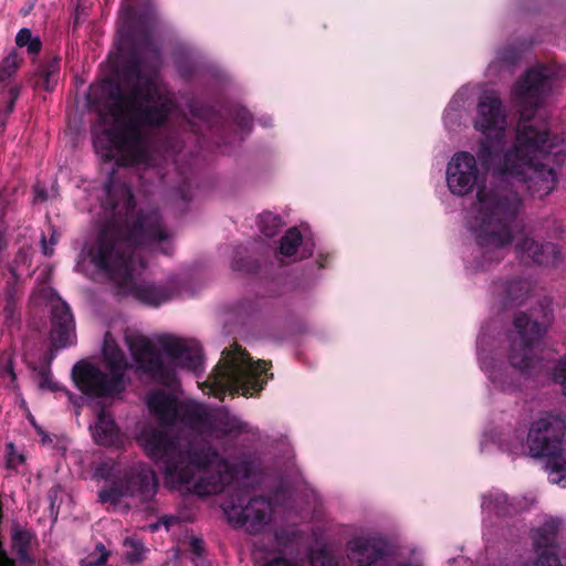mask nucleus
<instances>
[{"instance_id":"nucleus-43","label":"nucleus","mask_w":566,"mask_h":566,"mask_svg":"<svg viewBox=\"0 0 566 566\" xmlns=\"http://www.w3.org/2000/svg\"><path fill=\"white\" fill-rule=\"evenodd\" d=\"M33 191L35 201H44L46 199V193L40 186H34Z\"/></svg>"},{"instance_id":"nucleus-13","label":"nucleus","mask_w":566,"mask_h":566,"mask_svg":"<svg viewBox=\"0 0 566 566\" xmlns=\"http://www.w3.org/2000/svg\"><path fill=\"white\" fill-rule=\"evenodd\" d=\"M446 180L450 192L464 197L479 186L480 172L475 156L469 151H457L446 169Z\"/></svg>"},{"instance_id":"nucleus-5","label":"nucleus","mask_w":566,"mask_h":566,"mask_svg":"<svg viewBox=\"0 0 566 566\" xmlns=\"http://www.w3.org/2000/svg\"><path fill=\"white\" fill-rule=\"evenodd\" d=\"M545 333V327L521 314L514 319L507 336V361L497 360L500 355L495 339L482 332L478 338V359L492 387L503 392L518 390L522 382L539 369L534 348Z\"/></svg>"},{"instance_id":"nucleus-47","label":"nucleus","mask_w":566,"mask_h":566,"mask_svg":"<svg viewBox=\"0 0 566 566\" xmlns=\"http://www.w3.org/2000/svg\"><path fill=\"white\" fill-rule=\"evenodd\" d=\"M4 203H6V202H4L3 198H2V197H0V211L3 209Z\"/></svg>"},{"instance_id":"nucleus-45","label":"nucleus","mask_w":566,"mask_h":566,"mask_svg":"<svg viewBox=\"0 0 566 566\" xmlns=\"http://www.w3.org/2000/svg\"><path fill=\"white\" fill-rule=\"evenodd\" d=\"M30 421L32 422L33 427L36 429L38 433L42 437V441L46 442V440H49L48 434L40 427L36 426V423L34 422V419L32 417L30 418Z\"/></svg>"},{"instance_id":"nucleus-37","label":"nucleus","mask_w":566,"mask_h":566,"mask_svg":"<svg viewBox=\"0 0 566 566\" xmlns=\"http://www.w3.org/2000/svg\"><path fill=\"white\" fill-rule=\"evenodd\" d=\"M24 461V457L17 452L13 443L7 444V464L11 469H15Z\"/></svg>"},{"instance_id":"nucleus-39","label":"nucleus","mask_w":566,"mask_h":566,"mask_svg":"<svg viewBox=\"0 0 566 566\" xmlns=\"http://www.w3.org/2000/svg\"><path fill=\"white\" fill-rule=\"evenodd\" d=\"M514 60V54L511 51L499 52L496 60L492 62L490 69L495 67L496 63H511Z\"/></svg>"},{"instance_id":"nucleus-1","label":"nucleus","mask_w":566,"mask_h":566,"mask_svg":"<svg viewBox=\"0 0 566 566\" xmlns=\"http://www.w3.org/2000/svg\"><path fill=\"white\" fill-rule=\"evenodd\" d=\"M146 403L159 426L145 423L137 442L145 453L163 465L166 483L180 492L208 496L252 474L251 463L231 468L205 438L248 431V424L224 409L209 411L195 401L179 402L175 395L153 390Z\"/></svg>"},{"instance_id":"nucleus-26","label":"nucleus","mask_w":566,"mask_h":566,"mask_svg":"<svg viewBox=\"0 0 566 566\" xmlns=\"http://www.w3.org/2000/svg\"><path fill=\"white\" fill-rule=\"evenodd\" d=\"M22 63V57L15 52H10L0 63V83L10 78Z\"/></svg>"},{"instance_id":"nucleus-15","label":"nucleus","mask_w":566,"mask_h":566,"mask_svg":"<svg viewBox=\"0 0 566 566\" xmlns=\"http://www.w3.org/2000/svg\"><path fill=\"white\" fill-rule=\"evenodd\" d=\"M52 327L51 344L60 349L70 346L75 340L74 319L69 305L60 297L51 300Z\"/></svg>"},{"instance_id":"nucleus-32","label":"nucleus","mask_w":566,"mask_h":566,"mask_svg":"<svg viewBox=\"0 0 566 566\" xmlns=\"http://www.w3.org/2000/svg\"><path fill=\"white\" fill-rule=\"evenodd\" d=\"M552 376L555 382L560 384L563 392L566 395V355L555 364Z\"/></svg>"},{"instance_id":"nucleus-9","label":"nucleus","mask_w":566,"mask_h":566,"mask_svg":"<svg viewBox=\"0 0 566 566\" xmlns=\"http://www.w3.org/2000/svg\"><path fill=\"white\" fill-rule=\"evenodd\" d=\"M266 361H254L244 349L233 345L222 352V357L209 381L210 392L214 396L227 391L252 396L266 384Z\"/></svg>"},{"instance_id":"nucleus-38","label":"nucleus","mask_w":566,"mask_h":566,"mask_svg":"<svg viewBox=\"0 0 566 566\" xmlns=\"http://www.w3.org/2000/svg\"><path fill=\"white\" fill-rule=\"evenodd\" d=\"M10 95H11V98H10V102H9V104L7 106V109L4 112H0V133L4 128L8 114H10L13 111L14 102H15L18 95H19V90L17 87L11 88L10 90Z\"/></svg>"},{"instance_id":"nucleus-4","label":"nucleus","mask_w":566,"mask_h":566,"mask_svg":"<svg viewBox=\"0 0 566 566\" xmlns=\"http://www.w3.org/2000/svg\"><path fill=\"white\" fill-rule=\"evenodd\" d=\"M157 57L147 62L132 57L123 74V84L112 93L111 101L94 128V147L104 160L119 166L148 164L146 128L172 118L207 120L208 111L197 103L188 104V113L176 106L158 73Z\"/></svg>"},{"instance_id":"nucleus-8","label":"nucleus","mask_w":566,"mask_h":566,"mask_svg":"<svg viewBox=\"0 0 566 566\" xmlns=\"http://www.w3.org/2000/svg\"><path fill=\"white\" fill-rule=\"evenodd\" d=\"M95 476L108 481L98 491V501L114 512L127 513L133 507L148 503L157 491L155 473L144 463L124 471L115 464L103 463L96 469Z\"/></svg>"},{"instance_id":"nucleus-46","label":"nucleus","mask_w":566,"mask_h":566,"mask_svg":"<svg viewBox=\"0 0 566 566\" xmlns=\"http://www.w3.org/2000/svg\"><path fill=\"white\" fill-rule=\"evenodd\" d=\"M42 250H43V254L46 256H50L53 253V249L48 247L44 237L42 238Z\"/></svg>"},{"instance_id":"nucleus-17","label":"nucleus","mask_w":566,"mask_h":566,"mask_svg":"<svg viewBox=\"0 0 566 566\" xmlns=\"http://www.w3.org/2000/svg\"><path fill=\"white\" fill-rule=\"evenodd\" d=\"M515 253L521 260H531L541 265H555L560 259V251L553 243H538L528 235L515 242Z\"/></svg>"},{"instance_id":"nucleus-7","label":"nucleus","mask_w":566,"mask_h":566,"mask_svg":"<svg viewBox=\"0 0 566 566\" xmlns=\"http://www.w3.org/2000/svg\"><path fill=\"white\" fill-rule=\"evenodd\" d=\"M125 343L130 352L136 371L144 377L172 386L177 370L198 373L202 365L200 345L191 339L165 335L158 339L163 355L157 353L150 339L135 328L124 331Z\"/></svg>"},{"instance_id":"nucleus-33","label":"nucleus","mask_w":566,"mask_h":566,"mask_svg":"<svg viewBox=\"0 0 566 566\" xmlns=\"http://www.w3.org/2000/svg\"><path fill=\"white\" fill-rule=\"evenodd\" d=\"M469 98L470 87L464 86L454 94L449 105L455 108V112L458 111L460 114H462Z\"/></svg>"},{"instance_id":"nucleus-34","label":"nucleus","mask_w":566,"mask_h":566,"mask_svg":"<svg viewBox=\"0 0 566 566\" xmlns=\"http://www.w3.org/2000/svg\"><path fill=\"white\" fill-rule=\"evenodd\" d=\"M36 384L41 389L56 391L59 390L57 384L52 380L51 373L46 369H42L36 375Z\"/></svg>"},{"instance_id":"nucleus-36","label":"nucleus","mask_w":566,"mask_h":566,"mask_svg":"<svg viewBox=\"0 0 566 566\" xmlns=\"http://www.w3.org/2000/svg\"><path fill=\"white\" fill-rule=\"evenodd\" d=\"M461 118H462V114H460L458 111L455 112V108L448 105V107L444 111V115H443L444 125L449 129L454 128L455 126H458L460 124Z\"/></svg>"},{"instance_id":"nucleus-16","label":"nucleus","mask_w":566,"mask_h":566,"mask_svg":"<svg viewBox=\"0 0 566 566\" xmlns=\"http://www.w3.org/2000/svg\"><path fill=\"white\" fill-rule=\"evenodd\" d=\"M525 427L517 420L511 426L485 433L481 442L485 449L488 441L497 444L499 448L513 457L526 454L527 444L525 443Z\"/></svg>"},{"instance_id":"nucleus-42","label":"nucleus","mask_w":566,"mask_h":566,"mask_svg":"<svg viewBox=\"0 0 566 566\" xmlns=\"http://www.w3.org/2000/svg\"><path fill=\"white\" fill-rule=\"evenodd\" d=\"M178 522H179V520L175 516H164L163 518H160L158 524L151 525V530H156L158 527V525L160 524V525H164L167 531H169V528L175 523H178Z\"/></svg>"},{"instance_id":"nucleus-27","label":"nucleus","mask_w":566,"mask_h":566,"mask_svg":"<svg viewBox=\"0 0 566 566\" xmlns=\"http://www.w3.org/2000/svg\"><path fill=\"white\" fill-rule=\"evenodd\" d=\"M281 227V219L271 212L262 213L259 218L260 231L268 238L274 237Z\"/></svg>"},{"instance_id":"nucleus-35","label":"nucleus","mask_w":566,"mask_h":566,"mask_svg":"<svg viewBox=\"0 0 566 566\" xmlns=\"http://www.w3.org/2000/svg\"><path fill=\"white\" fill-rule=\"evenodd\" d=\"M189 549L193 555V563L196 566L203 564L202 554L205 551L203 543L200 538L191 537L189 541Z\"/></svg>"},{"instance_id":"nucleus-22","label":"nucleus","mask_w":566,"mask_h":566,"mask_svg":"<svg viewBox=\"0 0 566 566\" xmlns=\"http://www.w3.org/2000/svg\"><path fill=\"white\" fill-rule=\"evenodd\" d=\"M531 283L525 280H514L503 286L505 304L517 305L528 295Z\"/></svg>"},{"instance_id":"nucleus-49","label":"nucleus","mask_w":566,"mask_h":566,"mask_svg":"<svg viewBox=\"0 0 566 566\" xmlns=\"http://www.w3.org/2000/svg\"><path fill=\"white\" fill-rule=\"evenodd\" d=\"M51 243L54 244L55 243V239L52 237L51 238Z\"/></svg>"},{"instance_id":"nucleus-2","label":"nucleus","mask_w":566,"mask_h":566,"mask_svg":"<svg viewBox=\"0 0 566 566\" xmlns=\"http://www.w3.org/2000/svg\"><path fill=\"white\" fill-rule=\"evenodd\" d=\"M565 76V67L536 66L515 83L512 98L521 117L514 142L505 151L507 112L495 93L480 96L472 118L474 129L483 136L476 151L481 165L500 180L525 184L538 198L554 189L557 175L566 177V140H552L546 125L532 120L552 92L553 80Z\"/></svg>"},{"instance_id":"nucleus-10","label":"nucleus","mask_w":566,"mask_h":566,"mask_svg":"<svg viewBox=\"0 0 566 566\" xmlns=\"http://www.w3.org/2000/svg\"><path fill=\"white\" fill-rule=\"evenodd\" d=\"M566 420L552 412H545L532 421L526 444L533 458H544L548 480L553 484L566 488Z\"/></svg>"},{"instance_id":"nucleus-30","label":"nucleus","mask_w":566,"mask_h":566,"mask_svg":"<svg viewBox=\"0 0 566 566\" xmlns=\"http://www.w3.org/2000/svg\"><path fill=\"white\" fill-rule=\"evenodd\" d=\"M125 556L129 563H138L144 557V546L140 542L133 538H126L124 542Z\"/></svg>"},{"instance_id":"nucleus-3","label":"nucleus","mask_w":566,"mask_h":566,"mask_svg":"<svg viewBox=\"0 0 566 566\" xmlns=\"http://www.w3.org/2000/svg\"><path fill=\"white\" fill-rule=\"evenodd\" d=\"M106 222L86 255L94 268L107 277L118 293L158 307L182 297L185 286L179 276L155 283L144 276L146 250L170 252L171 233L163 226L157 210L134 212L129 187L112 178L102 205Z\"/></svg>"},{"instance_id":"nucleus-40","label":"nucleus","mask_w":566,"mask_h":566,"mask_svg":"<svg viewBox=\"0 0 566 566\" xmlns=\"http://www.w3.org/2000/svg\"><path fill=\"white\" fill-rule=\"evenodd\" d=\"M264 566H302L296 562H292L283 556L275 557L268 562Z\"/></svg>"},{"instance_id":"nucleus-31","label":"nucleus","mask_w":566,"mask_h":566,"mask_svg":"<svg viewBox=\"0 0 566 566\" xmlns=\"http://www.w3.org/2000/svg\"><path fill=\"white\" fill-rule=\"evenodd\" d=\"M312 566H337L335 557L326 549L313 551L310 556Z\"/></svg>"},{"instance_id":"nucleus-41","label":"nucleus","mask_w":566,"mask_h":566,"mask_svg":"<svg viewBox=\"0 0 566 566\" xmlns=\"http://www.w3.org/2000/svg\"><path fill=\"white\" fill-rule=\"evenodd\" d=\"M235 120L238 122V124L243 128V129H247L250 127L251 125V116L250 114L247 112V111H240L238 113V116L235 118Z\"/></svg>"},{"instance_id":"nucleus-29","label":"nucleus","mask_w":566,"mask_h":566,"mask_svg":"<svg viewBox=\"0 0 566 566\" xmlns=\"http://www.w3.org/2000/svg\"><path fill=\"white\" fill-rule=\"evenodd\" d=\"M108 553L103 544H97L93 552L81 559L82 566H103L107 560Z\"/></svg>"},{"instance_id":"nucleus-6","label":"nucleus","mask_w":566,"mask_h":566,"mask_svg":"<svg viewBox=\"0 0 566 566\" xmlns=\"http://www.w3.org/2000/svg\"><path fill=\"white\" fill-rule=\"evenodd\" d=\"M522 209L516 190L503 187L478 188L476 199L468 214V228L478 245L476 269L499 263L513 241L511 222Z\"/></svg>"},{"instance_id":"nucleus-23","label":"nucleus","mask_w":566,"mask_h":566,"mask_svg":"<svg viewBox=\"0 0 566 566\" xmlns=\"http://www.w3.org/2000/svg\"><path fill=\"white\" fill-rule=\"evenodd\" d=\"M59 73L60 61L57 59H53L40 70L38 85L42 86L46 91L53 90L57 83Z\"/></svg>"},{"instance_id":"nucleus-21","label":"nucleus","mask_w":566,"mask_h":566,"mask_svg":"<svg viewBox=\"0 0 566 566\" xmlns=\"http://www.w3.org/2000/svg\"><path fill=\"white\" fill-rule=\"evenodd\" d=\"M482 510L496 515L516 513L518 507L515 502H510L505 493L496 490L483 495Z\"/></svg>"},{"instance_id":"nucleus-24","label":"nucleus","mask_w":566,"mask_h":566,"mask_svg":"<svg viewBox=\"0 0 566 566\" xmlns=\"http://www.w3.org/2000/svg\"><path fill=\"white\" fill-rule=\"evenodd\" d=\"M33 537L29 531L14 528L12 533V546L17 551L21 562L29 560V548Z\"/></svg>"},{"instance_id":"nucleus-20","label":"nucleus","mask_w":566,"mask_h":566,"mask_svg":"<svg viewBox=\"0 0 566 566\" xmlns=\"http://www.w3.org/2000/svg\"><path fill=\"white\" fill-rule=\"evenodd\" d=\"M6 285L2 292L3 316L6 322H13L18 314L20 283H18L17 269L11 270L10 276H6Z\"/></svg>"},{"instance_id":"nucleus-12","label":"nucleus","mask_w":566,"mask_h":566,"mask_svg":"<svg viewBox=\"0 0 566 566\" xmlns=\"http://www.w3.org/2000/svg\"><path fill=\"white\" fill-rule=\"evenodd\" d=\"M228 521L235 527H244L249 533H259L272 517V505L263 497L247 501L244 495L231 497L223 504Z\"/></svg>"},{"instance_id":"nucleus-14","label":"nucleus","mask_w":566,"mask_h":566,"mask_svg":"<svg viewBox=\"0 0 566 566\" xmlns=\"http://www.w3.org/2000/svg\"><path fill=\"white\" fill-rule=\"evenodd\" d=\"M347 557L358 566H370L388 554L387 543L376 535L357 536L347 543Z\"/></svg>"},{"instance_id":"nucleus-18","label":"nucleus","mask_w":566,"mask_h":566,"mask_svg":"<svg viewBox=\"0 0 566 566\" xmlns=\"http://www.w3.org/2000/svg\"><path fill=\"white\" fill-rule=\"evenodd\" d=\"M314 243L304 238L296 228H291L281 240L280 253L293 260H303L313 254Z\"/></svg>"},{"instance_id":"nucleus-25","label":"nucleus","mask_w":566,"mask_h":566,"mask_svg":"<svg viewBox=\"0 0 566 566\" xmlns=\"http://www.w3.org/2000/svg\"><path fill=\"white\" fill-rule=\"evenodd\" d=\"M15 43L20 48H27L30 54H38L42 46L40 38L33 36L31 31L27 28H23L18 32Z\"/></svg>"},{"instance_id":"nucleus-44","label":"nucleus","mask_w":566,"mask_h":566,"mask_svg":"<svg viewBox=\"0 0 566 566\" xmlns=\"http://www.w3.org/2000/svg\"><path fill=\"white\" fill-rule=\"evenodd\" d=\"M6 376L9 378L10 380V384L9 386H11L13 389L17 388V385H15V374L13 371V368L12 366H8L7 370H6Z\"/></svg>"},{"instance_id":"nucleus-19","label":"nucleus","mask_w":566,"mask_h":566,"mask_svg":"<svg viewBox=\"0 0 566 566\" xmlns=\"http://www.w3.org/2000/svg\"><path fill=\"white\" fill-rule=\"evenodd\" d=\"M93 439L99 446H118L122 443L123 437L115 424L113 418L101 411L93 426H91Z\"/></svg>"},{"instance_id":"nucleus-48","label":"nucleus","mask_w":566,"mask_h":566,"mask_svg":"<svg viewBox=\"0 0 566 566\" xmlns=\"http://www.w3.org/2000/svg\"><path fill=\"white\" fill-rule=\"evenodd\" d=\"M277 553H279V554H284V551H283V549H281V548H279V549H277Z\"/></svg>"},{"instance_id":"nucleus-28","label":"nucleus","mask_w":566,"mask_h":566,"mask_svg":"<svg viewBox=\"0 0 566 566\" xmlns=\"http://www.w3.org/2000/svg\"><path fill=\"white\" fill-rule=\"evenodd\" d=\"M30 265H31V252H30V249L29 248L28 249L22 248L18 252L13 263L9 266L8 274H6L4 277L6 276H10L12 269H17L18 283H20L21 276L24 274L25 270H28L30 268Z\"/></svg>"},{"instance_id":"nucleus-11","label":"nucleus","mask_w":566,"mask_h":566,"mask_svg":"<svg viewBox=\"0 0 566 566\" xmlns=\"http://www.w3.org/2000/svg\"><path fill=\"white\" fill-rule=\"evenodd\" d=\"M103 359L108 373L86 361L77 363L72 369L75 385L87 396L109 397L125 388L124 373L128 368V361L112 333L105 334Z\"/></svg>"}]
</instances>
